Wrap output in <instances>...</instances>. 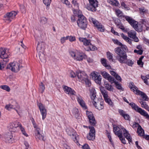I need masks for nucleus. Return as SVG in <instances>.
<instances>
[{
    "mask_svg": "<svg viewBox=\"0 0 149 149\" xmlns=\"http://www.w3.org/2000/svg\"><path fill=\"white\" fill-rule=\"evenodd\" d=\"M91 98L92 100L93 101V104L95 108L99 110H100L104 108L103 102L100 98L96 96V93L94 88H92L90 89Z\"/></svg>",
    "mask_w": 149,
    "mask_h": 149,
    "instance_id": "f257e3e1",
    "label": "nucleus"
},
{
    "mask_svg": "<svg viewBox=\"0 0 149 149\" xmlns=\"http://www.w3.org/2000/svg\"><path fill=\"white\" fill-rule=\"evenodd\" d=\"M122 130L123 132V134L124 136L128 141L130 143L132 141V137L128 131L123 127L120 126L118 127L115 126L113 127V132L115 134L119 137L122 136Z\"/></svg>",
    "mask_w": 149,
    "mask_h": 149,
    "instance_id": "f03ea898",
    "label": "nucleus"
},
{
    "mask_svg": "<svg viewBox=\"0 0 149 149\" xmlns=\"http://www.w3.org/2000/svg\"><path fill=\"white\" fill-rule=\"evenodd\" d=\"M122 130L123 132V134L124 136L128 141L130 143L132 141V137L128 131L123 127L120 126L118 127L115 126L113 127V132L115 134L119 137L122 136Z\"/></svg>",
    "mask_w": 149,
    "mask_h": 149,
    "instance_id": "7ed1b4c3",
    "label": "nucleus"
},
{
    "mask_svg": "<svg viewBox=\"0 0 149 149\" xmlns=\"http://www.w3.org/2000/svg\"><path fill=\"white\" fill-rule=\"evenodd\" d=\"M77 16L78 18L77 21L78 26L81 29H85L87 26V21L86 18L82 15L81 11H78Z\"/></svg>",
    "mask_w": 149,
    "mask_h": 149,
    "instance_id": "20e7f679",
    "label": "nucleus"
},
{
    "mask_svg": "<svg viewBox=\"0 0 149 149\" xmlns=\"http://www.w3.org/2000/svg\"><path fill=\"white\" fill-rule=\"evenodd\" d=\"M70 55L75 60L81 61L86 57V55L84 53L78 51H71L69 52Z\"/></svg>",
    "mask_w": 149,
    "mask_h": 149,
    "instance_id": "39448f33",
    "label": "nucleus"
},
{
    "mask_svg": "<svg viewBox=\"0 0 149 149\" xmlns=\"http://www.w3.org/2000/svg\"><path fill=\"white\" fill-rule=\"evenodd\" d=\"M115 52L119 56L120 58L118 60L120 63H125L126 59H127V56L125 52L122 50L120 47L116 48L115 50Z\"/></svg>",
    "mask_w": 149,
    "mask_h": 149,
    "instance_id": "423d86ee",
    "label": "nucleus"
},
{
    "mask_svg": "<svg viewBox=\"0 0 149 149\" xmlns=\"http://www.w3.org/2000/svg\"><path fill=\"white\" fill-rule=\"evenodd\" d=\"M17 13L14 11H12L6 13L4 16V20L7 22H10L15 18Z\"/></svg>",
    "mask_w": 149,
    "mask_h": 149,
    "instance_id": "0eeeda50",
    "label": "nucleus"
},
{
    "mask_svg": "<svg viewBox=\"0 0 149 149\" xmlns=\"http://www.w3.org/2000/svg\"><path fill=\"white\" fill-rule=\"evenodd\" d=\"M90 5L86 7L89 10L92 12L96 11V8L98 7V2L96 0H89Z\"/></svg>",
    "mask_w": 149,
    "mask_h": 149,
    "instance_id": "6e6552de",
    "label": "nucleus"
},
{
    "mask_svg": "<svg viewBox=\"0 0 149 149\" xmlns=\"http://www.w3.org/2000/svg\"><path fill=\"white\" fill-rule=\"evenodd\" d=\"M89 20L91 22H92L96 27L97 29L100 31L104 32L105 29L103 26L101 24L98 22L95 19L92 17H90L89 18Z\"/></svg>",
    "mask_w": 149,
    "mask_h": 149,
    "instance_id": "1a4fd4ad",
    "label": "nucleus"
},
{
    "mask_svg": "<svg viewBox=\"0 0 149 149\" xmlns=\"http://www.w3.org/2000/svg\"><path fill=\"white\" fill-rule=\"evenodd\" d=\"M86 115L91 125L93 126H95L96 122L93 113L87 111H86Z\"/></svg>",
    "mask_w": 149,
    "mask_h": 149,
    "instance_id": "9d476101",
    "label": "nucleus"
},
{
    "mask_svg": "<svg viewBox=\"0 0 149 149\" xmlns=\"http://www.w3.org/2000/svg\"><path fill=\"white\" fill-rule=\"evenodd\" d=\"M41 129L39 128H37L35 130V136L36 139L40 141H45L46 138L43 133L41 134Z\"/></svg>",
    "mask_w": 149,
    "mask_h": 149,
    "instance_id": "9b49d317",
    "label": "nucleus"
},
{
    "mask_svg": "<svg viewBox=\"0 0 149 149\" xmlns=\"http://www.w3.org/2000/svg\"><path fill=\"white\" fill-rule=\"evenodd\" d=\"M91 75L92 77L93 80L96 83L99 84L101 83L102 78L99 73L94 71L91 73Z\"/></svg>",
    "mask_w": 149,
    "mask_h": 149,
    "instance_id": "f8f14e48",
    "label": "nucleus"
},
{
    "mask_svg": "<svg viewBox=\"0 0 149 149\" xmlns=\"http://www.w3.org/2000/svg\"><path fill=\"white\" fill-rule=\"evenodd\" d=\"M66 131L68 134L72 138L74 142L75 143H77L78 137L76 136V133L74 130L71 128L67 129Z\"/></svg>",
    "mask_w": 149,
    "mask_h": 149,
    "instance_id": "ddd939ff",
    "label": "nucleus"
},
{
    "mask_svg": "<svg viewBox=\"0 0 149 149\" xmlns=\"http://www.w3.org/2000/svg\"><path fill=\"white\" fill-rule=\"evenodd\" d=\"M41 114L42 116V119L44 120L46 117L47 116V110L45 106L41 103L38 104Z\"/></svg>",
    "mask_w": 149,
    "mask_h": 149,
    "instance_id": "4468645a",
    "label": "nucleus"
},
{
    "mask_svg": "<svg viewBox=\"0 0 149 149\" xmlns=\"http://www.w3.org/2000/svg\"><path fill=\"white\" fill-rule=\"evenodd\" d=\"M89 128L90 129V132L87 137L89 140H93L95 138V129L94 127L91 126H89Z\"/></svg>",
    "mask_w": 149,
    "mask_h": 149,
    "instance_id": "2eb2a0df",
    "label": "nucleus"
},
{
    "mask_svg": "<svg viewBox=\"0 0 149 149\" xmlns=\"http://www.w3.org/2000/svg\"><path fill=\"white\" fill-rule=\"evenodd\" d=\"M126 20L134 29L138 22L134 20L132 17L128 16L126 17Z\"/></svg>",
    "mask_w": 149,
    "mask_h": 149,
    "instance_id": "dca6fc26",
    "label": "nucleus"
},
{
    "mask_svg": "<svg viewBox=\"0 0 149 149\" xmlns=\"http://www.w3.org/2000/svg\"><path fill=\"white\" fill-rule=\"evenodd\" d=\"M127 34L128 36L133 39L134 42H138L139 41V40L136 36V32L135 31L131 30L128 32Z\"/></svg>",
    "mask_w": 149,
    "mask_h": 149,
    "instance_id": "f3484780",
    "label": "nucleus"
},
{
    "mask_svg": "<svg viewBox=\"0 0 149 149\" xmlns=\"http://www.w3.org/2000/svg\"><path fill=\"white\" fill-rule=\"evenodd\" d=\"M77 77L79 81L83 82L84 80L88 78V75L84 72L79 71L77 73Z\"/></svg>",
    "mask_w": 149,
    "mask_h": 149,
    "instance_id": "a211bd4d",
    "label": "nucleus"
},
{
    "mask_svg": "<svg viewBox=\"0 0 149 149\" xmlns=\"http://www.w3.org/2000/svg\"><path fill=\"white\" fill-rule=\"evenodd\" d=\"M7 49L6 48H0V58H8L9 55L6 52Z\"/></svg>",
    "mask_w": 149,
    "mask_h": 149,
    "instance_id": "6ab92c4d",
    "label": "nucleus"
},
{
    "mask_svg": "<svg viewBox=\"0 0 149 149\" xmlns=\"http://www.w3.org/2000/svg\"><path fill=\"white\" fill-rule=\"evenodd\" d=\"M63 88L65 92L70 95H75L76 93L71 88L66 86H63Z\"/></svg>",
    "mask_w": 149,
    "mask_h": 149,
    "instance_id": "aec40b11",
    "label": "nucleus"
},
{
    "mask_svg": "<svg viewBox=\"0 0 149 149\" xmlns=\"http://www.w3.org/2000/svg\"><path fill=\"white\" fill-rule=\"evenodd\" d=\"M129 104L133 109H134L136 112L139 113L141 115L142 113L144 110L142 109L141 108L139 107L134 103L132 102Z\"/></svg>",
    "mask_w": 149,
    "mask_h": 149,
    "instance_id": "412c9836",
    "label": "nucleus"
},
{
    "mask_svg": "<svg viewBox=\"0 0 149 149\" xmlns=\"http://www.w3.org/2000/svg\"><path fill=\"white\" fill-rule=\"evenodd\" d=\"M11 104H12L11 106L14 108V109L15 110L18 114L19 115V113L22 112V110L20 106L15 101L13 102Z\"/></svg>",
    "mask_w": 149,
    "mask_h": 149,
    "instance_id": "4be33fe9",
    "label": "nucleus"
},
{
    "mask_svg": "<svg viewBox=\"0 0 149 149\" xmlns=\"http://www.w3.org/2000/svg\"><path fill=\"white\" fill-rule=\"evenodd\" d=\"M77 102L81 107L83 109H86L87 108V107L82 97L80 96H77Z\"/></svg>",
    "mask_w": 149,
    "mask_h": 149,
    "instance_id": "5701e85b",
    "label": "nucleus"
},
{
    "mask_svg": "<svg viewBox=\"0 0 149 149\" xmlns=\"http://www.w3.org/2000/svg\"><path fill=\"white\" fill-rule=\"evenodd\" d=\"M6 141L7 143H12L13 140L12 134L10 132H8L6 133L4 136Z\"/></svg>",
    "mask_w": 149,
    "mask_h": 149,
    "instance_id": "b1692460",
    "label": "nucleus"
},
{
    "mask_svg": "<svg viewBox=\"0 0 149 149\" xmlns=\"http://www.w3.org/2000/svg\"><path fill=\"white\" fill-rule=\"evenodd\" d=\"M21 123L17 121H15L10 123L8 126V127L9 129H14L19 127Z\"/></svg>",
    "mask_w": 149,
    "mask_h": 149,
    "instance_id": "393cba45",
    "label": "nucleus"
},
{
    "mask_svg": "<svg viewBox=\"0 0 149 149\" xmlns=\"http://www.w3.org/2000/svg\"><path fill=\"white\" fill-rule=\"evenodd\" d=\"M22 67V66H7L6 69H9L13 72H17Z\"/></svg>",
    "mask_w": 149,
    "mask_h": 149,
    "instance_id": "a878e982",
    "label": "nucleus"
},
{
    "mask_svg": "<svg viewBox=\"0 0 149 149\" xmlns=\"http://www.w3.org/2000/svg\"><path fill=\"white\" fill-rule=\"evenodd\" d=\"M115 13L117 16L120 19H123V20H126V17H128V16H125L123 14L122 11L119 9L115 10Z\"/></svg>",
    "mask_w": 149,
    "mask_h": 149,
    "instance_id": "bb28decb",
    "label": "nucleus"
},
{
    "mask_svg": "<svg viewBox=\"0 0 149 149\" xmlns=\"http://www.w3.org/2000/svg\"><path fill=\"white\" fill-rule=\"evenodd\" d=\"M45 48V44L43 42H39L37 47V50L38 52L43 51Z\"/></svg>",
    "mask_w": 149,
    "mask_h": 149,
    "instance_id": "cd10ccee",
    "label": "nucleus"
},
{
    "mask_svg": "<svg viewBox=\"0 0 149 149\" xmlns=\"http://www.w3.org/2000/svg\"><path fill=\"white\" fill-rule=\"evenodd\" d=\"M79 40L83 42L84 45L86 46L89 45L91 41L90 40H88L85 38L80 37L79 38Z\"/></svg>",
    "mask_w": 149,
    "mask_h": 149,
    "instance_id": "c85d7f7f",
    "label": "nucleus"
},
{
    "mask_svg": "<svg viewBox=\"0 0 149 149\" xmlns=\"http://www.w3.org/2000/svg\"><path fill=\"white\" fill-rule=\"evenodd\" d=\"M107 57L111 62L115 63L117 61V58L115 59L113 58V54L109 52H107Z\"/></svg>",
    "mask_w": 149,
    "mask_h": 149,
    "instance_id": "c756f323",
    "label": "nucleus"
},
{
    "mask_svg": "<svg viewBox=\"0 0 149 149\" xmlns=\"http://www.w3.org/2000/svg\"><path fill=\"white\" fill-rule=\"evenodd\" d=\"M137 93L136 94L141 95V97L143 99L142 100L143 101H148V99L147 96L146 94L144 93L139 90L137 91Z\"/></svg>",
    "mask_w": 149,
    "mask_h": 149,
    "instance_id": "7c9ffc66",
    "label": "nucleus"
},
{
    "mask_svg": "<svg viewBox=\"0 0 149 149\" xmlns=\"http://www.w3.org/2000/svg\"><path fill=\"white\" fill-rule=\"evenodd\" d=\"M129 87L131 90L136 94H137L138 91H139V90H138V88L135 86L133 82H131L129 84Z\"/></svg>",
    "mask_w": 149,
    "mask_h": 149,
    "instance_id": "2f4dec72",
    "label": "nucleus"
},
{
    "mask_svg": "<svg viewBox=\"0 0 149 149\" xmlns=\"http://www.w3.org/2000/svg\"><path fill=\"white\" fill-rule=\"evenodd\" d=\"M38 53V56L40 61L43 62H45V57L43 51H39Z\"/></svg>",
    "mask_w": 149,
    "mask_h": 149,
    "instance_id": "473e14b6",
    "label": "nucleus"
},
{
    "mask_svg": "<svg viewBox=\"0 0 149 149\" xmlns=\"http://www.w3.org/2000/svg\"><path fill=\"white\" fill-rule=\"evenodd\" d=\"M107 2L111 5L115 6H119L120 4L117 0H107Z\"/></svg>",
    "mask_w": 149,
    "mask_h": 149,
    "instance_id": "72a5a7b5",
    "label": "nucleus"
},
{
    "mask_svg": "<svg viewBox=\"0 0 149 149\" xmlns=\"http://www.w3.org/2000/svg\"><path fill=\"white\" fill-rule=\"evenodd\" d=\"M24 62L22 60H19L18 61H14L9 63L8 65H20L22 64H24Z\"/></svg>",
    "mask_w": 149,
    "mask_h": 149,
    "instance_id": "f704fd0d",
    "label": "nucleus"
},
{
    "mask_svg": "<svg viewBox=\"0 0 149 149\" xmlns=\"http://www.w3.org/2000/svg\"><path fill=\"white\" fill-rule=\"evenodd\" d=\"M137 133L139 136H144V132L141 126L138 128Z\"/></svg>",
    "mask_w": 149,
    "mask_h": 149,
    "instance_id": "c9c22d12",
    "label": "nucleus"
},
{
    "mask_svg": "<svg viewBox=\"0 0 149 149\" xmlns=\"http://www.w3.org/2000/svg\"><path fill=\"white\" fill-rule=\"evenodd\" d=\"M110 73L117 80L121 81L122 80L121 77L115 72L113 71H110Z\"/></svg>",
    "mask_w": 149,
    "mask_h": 149,
    "instance_id": "e433bc0d",
    "label": "nucleus"
},
{
    "mask_svg": "<svg viewBox=\"0 0 149 149\" xmlns=\"http://www.w3.org/2000/svg\"><path fill=\"white\" fill-rule=\"evenodd\" d=\"M134 29L138 32L142 31L143 30V26L142 24H139L138 22Z\"/></svg>",
    "mask_w": 149,
    "mask_h": 149,
    "instance_id": "4c0bfd02",
    "label": "nucleus"
},
{
    "mask_svg": "<svg viewBox=\"0 0 149 149\" xmlns=\"http://www.w3.org/2000/svg\"><path fill=\"white\" fill-rule=\"evenodd\" d=\"M121 36L123 39L127 42L130 45L132 44V42H131V40L129 37L125 36L123 33L121 34Z\"/></svg>",
    "mask_w": 149,
    "mask_h": 149,
    "instance_id": "58836bf2",
    "label": "nucleus"
},
{
    "mask_svg": "<svg viewBox=\"0 0 149 149\" xmlns=\"http://www.w3.org/2000/svg\"><path fill=\"white\" fill-rule=\"evenodd\" d=\"M106 88L110 91H113V88L112 86L107 83L105 84L104 85Z\"/></svg>",
    "mask_w": 149,
    "mask_h": 149,
    "instance_id": "ea45409f",
    "label": "nucleus"
},
{
    "mask_svg": "<svg viewBox=\"0 0 149 149\" xmlns=\"http://www.w3.org/2000/svg\"><path fill=\"white\" fill-rule=\"evenodd\" d=\"M100 91L104 97V99L108 97V92L107 91L104 90L103 88H100Z\"/></svg>",
    "mask_w": 149,
    "mask_h": 149,
    "instance_id": "a19ab883",
    "label": "nucleus"
},
{
    "mask_svg": "<svg viewBox=\"0 0 149 149\" xmlns=\"http://www.w3.org/2000/svg\"><path fill=\"white\" fill-rule=\"evenodd\" d=\"M139 102L141 104V107H142L145 109H147L148 107V105L146 104V102L143 101L142 99H140V101H139Z\"/></svg>",
    "mask_w": 149,
    "mask_h": 149,
    "instance_id": "79ce46f5",
    "label": "nucleus"
},
{
    "mask_svg": "<svg viewBox=\"0 0 149 149\" xmlns=\"http://www.w3.org/2000/svg\"><path fill=\"white\" fill-rule=\"evenodd\" d=\"M19 127L23 135L26 137L28 136V135L26 133L24 127L22 126L21 124Z\"/></svg>",
    "mask_w": 149,
    "mask_h": 149,
    "instance_id": "37998d69",
    "label": "nucleus"
},
{
    "mask_svg": "<svg viewBox=\"0 0 149 149\" xmlns=\"http://www.w3.org/2000/svg\"><path fill=\"white\" fill-rule=\"evenodd\" d=\"M139 9L140 13L141 14H145L148 12V10L143 7L139 8Z\"/></svg>",
    "mask_w": 149,
    "mask_h": 149,
    "instance_id": "c03bdc74",
    "label": "nucleus"
},
{
    "mask_svg": "<svg viewBox=\"0 0 149 149\" xmlns=\"http://www.w3.org/2000/svg\"><path fill=\"white\" fill-rule=\"evenodd\" d=\"M148 75H147L146 76L141 75V78L144 81V82L147 85H149L147 81V79H149V78H148Z\"/></svg>",
    "mask_w": 149,
    "mask_h": 149,
    "instance_id": "a18cd8bd",
    "label": "nucleus"
},
{
    "mask_svg": "<svg viewBox=\"0 0 149 149\" xmlns=\"http://www.w3.org/2000/svg\"><path fill=\"white\" fill-rule=\"evenodd\" d=\"M0 88L4 90H5L8 92H9L10 90V87L7 85H1L0 86Z\"/></svg>",
    "mask_w": 149,
    "mask_h": 149,
    "instance_id": "49530a36",
    "label": "nucleus"
},
{
    "mask_svg": "<svg viewBox=\"0 0 149 149\" xmlns=\"http://www.w3.org/2000/svg\"><path fill=\"white\" fill-rule=\"evenodd\" d=\"M106 79L108 80L111 84L113 83H115V82L116 81V80H115V79L110 75Z\"/></svg>",
    "mask_w": 149,
    "mask_h": 149,
    "instance_id": "de8ad7c7",
    "label": "nucleus"
},
{
    "mask_svg": "<svg viewBox=\"0 0 149 149\" xmlns=\"http://www.w3.org/2000/svg\"><path fill=\"white\" fill-rule=\"evenodd\" d=\"M100 73L103 77L106 79H107L110 75L107 72L105 71H101L100 72Z\"/></svg>",
    "mask_w": 149,
    "mask_h": 149,
    "instance_id": "09e8293b",
    "label": "nucleus"
},
{
    "mask_svg": "<svg viewBox=\"0 0 149 149\" xmlns=\"http://www.w3.org/2000/svg\"><path fill=\"white\" fill-rule=\"evenodd\" d=\"M72 3L75 8L78 9L79 8V4L77 0H72Z\"/></svg>",
    "mask_w": 149,
    "mask_h": 149,
    "instance_id": "8fccbe9b",
    "label": "nucleus"
},
{
    "mask_svg": "<svg viewBox=\"0 0 149 149\" xmlns=\"http://www.w3.org/2000/svg\"><path fill=\"white\" fill-rule=\"evenodd\" d=\"M82 83L85 82L86 85L88 87L90 86L91 84V82L88 79V77L84 80Z\"/></svg>",
    "mask_w": 149,
    "mask_h": 149,
    "instance_id": "3c124183",
    "label": "nucleus"
},
{
    "mask_svg": "<svg viewBox=\"0 0 149 149\" xmlns=\"http://www.w3.org/2000/svg\"><path fill=\"white\" fill-rule=\"evenodd\" d=\"M8 58H2L3 59L2 61H1V65H5L9 62V59Z\"/></svg>",
    "mask_w": 149,
    "mask_h": 149,
    "instance_id": "603ef678",
    "label": "nucleus"
},
{
    "mask_svg": "<svg viewBox=\"0 0 149 149\" xmlns=\"http://www.w3.org/2000/svg\"><path fill=\"white\" fill-rule=\"evenodd\" d=\"M67 39L69 40L70 42H73L76 40V38L75 36H67Z\"/></svg>",
    "mask_w": 149,
    "mask_h": 149,
    "instance_id": "864d4df0",
    "label": "nucleus"
},
{
    "mask_svg": "<svg viewBox=\"0 0 149 149\" xmlns=\"http://www.w3.org/2000/svg\"><path fill=\"white\" fill-rule=\"evenodd\" d=\"M100 62L103 65H107V60L104 58H102L100 59Z\"/></svg>",
    "mask_w": 149,
    "mask_h": 149,
    "instance_id": "5fc2aeb1",
    "label": "nucleus"
},
{
    "mask_svg": "<svg viewBox=\"0 0 149 149\" xmlns=\"http://www.w3.org/2000/svg\"><path fill=\"white\" fill-rule=\"evenodd\" d=\"M121 7L122 8L125 9V10H128V7H127V6L125 3L124 2H122L121 3Z\"/></svg>",
    "mask_w": 149,
    "mask_h": 149,
    "instance_id": "6e6d98bb",
    "label": "nucleus"
},
{
    "mask_svg": "<svg viewBox=\"0 0 149 149\" xmlns=\"http://www.w3.org/2000/svg\"><path fill=\"white\" fill-rule=\"evenodd\" d=\"M104 100L106 102L108 103L110 105L113 106V103L110 98L107 97V98L105 99Z\"/></svg>",
    "mask_w": 149,
    "mask_h": 149,
    "instance_id": "4d7b16f0",
    "label": "nucleus"
},
{
    "mask_svg": "<svg viewBox=\"0 0 149 149\" xmlns=\"http://www.w3.org/2000/svg\"><path fill=\"white\" fill-rule=\"evenodd\" d=\"M125 61V63H126V64H128L129 65H132L134 64V61H133L132 60H130V59L126 60V59Z\"/></svg>",
    "mask_w": 149,
    "mask_h": 149,
    "instance_id": "13d9d810",
    "label": "nucleus"
},
{
    "mask_svg": "<svg viewBox=\"0 0 149 149\" xmlns=\"http://www.w3.org/2000/svg\"><path fill=\"white\" fill-rule=\"evenodd\" d=\"M106 132L107 134L108 138H109V140L111 143V144L113 146V142L111 141V136L110 135V133H109L108 132V131L107 130H106Z\"/></svg>",
    "mask_w": 149,
    "mask_h": 149,
    "instance_id": "bf43d9fd",
    "label": "nucleus"
},
{
    "mask_svg": "<svg viewBox=\"0 0 149 149\" xmlns=\"http://www.w3.org/2000/svg\"><path fill=\"white\" fill-rule=\"evenodd\" d=\"M115 84L116 88L118 90L122 89V87L120 84L118 82L116 81L115 82Z\"/></svg>",
    "mask_w": 149,
    "mask_h": 149,
    "instance_id": "052dcab7",
    "label": "nucleus"
},
{
    "mask_svg": "<svg viewBox=\"0 0 149 149\" xmlns=\"http://www.w3.org/2000/svg\"><path fill=\"white\" fill-rule=\"evenodd\" d=\"M89 45V48L90 50L91 51H94L97 49V47L91 44L90 43Z\"/></svg>",
    "mask_w": 149,
    "mask_h": 149,
    "instance_id": "680f3d73",
    "label": "nucleus"
},
{
    "mask_svg": "<svg viewBox=\"0 0 149 149\" xmlns=\"http://www.w3.org/2000/svg\"><path fill=\"white\" fill-rule=\"evenodd\" d=\"M20 8L22 13H25L26 12L25 7L24 5H20Z\"/></svg>",
    "mask_w": 149,
    "mask_h": 149,
    "instance_id": "e2e57ef3",
    "label": "nucleus"
},
{
    "mask_svg": "<svg viewBox=\"0 0 149 149\" xmlns=\"http://www.w3.org/2000/svg\"><path fill=\"white\" fill-rule=\"evenodd\" d=\"M126 120H129L130 118V116L127 114L125 113V114L123 115L122 116Z\"/></svg>",
    "mask_w": 149,
    "mask_h": 149,
    "instance_id": "0e129e2a",
    "label": "nucleus"
},
{
    "mask_svg": "<svg viewBox=\"0 0 149 149\" xmlns=\"http://www.w3.org/2000/svg\"><path fill=\"white\" fill-rule=\"evenodd\" d=\"M47 19L45 17H42L41 18L40 21L43 24H45L47 22Z\"/></svg>",
    "mask_w": 149,
    "mask_h": 149,
    "instance_id": "69168bd1",
    "label": "nucleus"
},
{
    "mask_svg": "<svg viewBox=\"0 0 149 149\" xmlns=\"http://www.w3.org/2000/svg\"><path fill=\"white\" fill-rule=\"evenodd\" d=\"M141 115L145 117L146 118L148 119H149V115L147 113L145 110L141 114Z\"/></svg>",
    "mask_w": 149,
    "mask_h": 149,
    "instance_id": "338daca9",
    "label": "nucleus"
},
{
    "mask_svg": "<svg viewBox=\"0 0 149 149\" xmlns=\"http://www.w3.org/2000/svg\"><path fill=\"white\" fill-rule=\"evenodd\" d=\"M11 106L12 104H8L5 106V108L8 110H10L12 109H14V108Z\"/></svg>",
    "mask_w": 149,
    "mask_h": 149,
    "instance_id": "774afa93",
    "label": "nucleus"
}]
</instances>
